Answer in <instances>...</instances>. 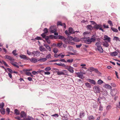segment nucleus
<instances>
[{
	"mask_svg": "<svg viewBox=\"0 0 120 120\" xmlns=\"http://www.w3.org/2000/svg\"><path fill=\"white\" fill-rule=\"evenodd\" d=\"M85 85L87 87L90 88H91V84H90V83H85Z\"/></svg>",
	"mask_w": 120,
	"mask_h": 120,
	"instance_id": "30",
	"label": "nucleus"
},
{
	"mask_svg": "<svg viewBox=\"0 0 120 120\" xmlns=\"http://www.w3.org/2000/svg\"><path fill=\"white\" fill-rule=\"evenodd\" d=\"M47 59L46 58H42L38 60V61L41 62H44L46 61Z\"/></svg>",
	"mask_w": 120,
	"mask_h": 120,
	"instance_id": "23",
	"label": "nucleus"
},
{
	"mask_svg": "<svg viewBox=\"0 0 120 120\" xmlns=\"http://www.w3.org/2000/svg\"><path fill=\"white\" fill-rule=\"evenodd\" d=\"M43 71L42 70H38L36 72L37 73V75L38 74H40L41 72Z\"/></svg>",
	"mask_w": 120,
	"mask_h": 120,
	"instance_id": "61",
	"label": "nucleus"
},
{
	"mask_svg": "<svg viewBox=\"0 0 120 120\" xmlns=\"http://www.w3.org/2000/svg\"><path fill=\"white\" fill-rule=\"evenodd\" d=\"M118 54V53L116 52H112L111 54V55L112 56H115Z\"/></svg>",
	"mask_w": 120,
	"mask_h": 120,
	"instance_id": "34",
	"label": "nucleus"
},
{
	"mask_svg": "<svg viewBox=\"0 0 120 120\" xmlns=\"http://www.w3.org/2000/svg\"><path fill=\"white\" fill-rule=\"evenodd\" d=\"M73 59H70L67 60L66 61V62L71 63L73 61Z\"/></svg>",
	"mask_w": 120,
	"mask_h": 120,
	"instance_id": "46",
	"label": "nucleus"
},
{
	"mask_svg": "<svg viewBox=\"0 0 120 120\" xmlns=\"http://www.w3.org/2000/svg\"><path fill=\"white\" fill-rule=\"evenodd\" d=\"M117 90L116 89H113L111 90L110 94L112 96L115 95L117 92Z\"/></svg>",
	"mask_w": 120,
	"mask_h": 120,
	"instance_id": "4",
	"label": "nucleus"
},
{
	"mask_svg": "<svg viewBox=\"0 0 120 120\" xmlns=\"http://www.w3.org/2000/svg\"><path fill=\"white\" fill-rule=\"evenodd\" d=\"M108 23L109 24H110L111 26H113V25L112 24V22L110 20L108 21Z\"/></svg>",
	"mask_w": 120,
	"mask_h": 120,
	"instance_id": "50",
	"label": "nucleus"
},
{
	"mask_svg": "<svg viewBox=\"0 0 120 120\" xmlns=\"http://www.w3.org/2000/svg\"><path fill=\"white\" fill-rule=\"evenodd\" d=\"M84 41L85 43L87 44H90L91 43L90 38H84Z\"/></svg>",
	"mask_w": 120,
	"mask_h": 120,
	"instance_id": "12",
	"label": "nucleus"
},
{
	"mask_svg": "<svg viewBox=\"0 0 120 120\" xmlns=\"http://www.w3.org/2000/svg\"><path fill=\"white\" fill-rule=\"evenodd\" d=\"M111 29L115 32H117L118 31V30L117 29L113 27H111Z\"/></svg>",
	"mask_w": 120,
	"mask_h": 120,
	"instance_id": "33",
	"label": "nucleus"
},
{
	"mask_svg": "<svg viewBox=\"0 0 120 120\" xmlns=\"http://www.w3.org/2000/svg\"><path fill=\"white\" fill-rule=\"evenodd\" d=\"M69 31L70 34H75V32H79L78 31H74L73 29L72 28H69Z\"/></svg>",
	"mask_w": 120,
	"mask_h": 120,
	"instance_id": "17",
	"label": "nucleus"
},
{
	"mask_svg": "<svg viewBox=\"0 0 120 120\" xmlns=\"http://www.w3.org/2000/svg\"><path fill=\"white\" fill-rule=\"evenodd\" d=\"M11 64L13 65L14 66L18 68H19V66L17 65L18 64L15 62H13V61H12L11 62Z\"/></svg>",
	"mask_w": 120,
	"mask_h": 120,
	"instance_id": "18",
	"label": "nucleus"
},
{
	"mask_svg": "<svg viewBox=\"0 0 120 120\" xmlns=\"http://www.w3.org/2000/svg\"><path fill=\"white\" fill-rule=\"evenodd\" d=\"M65 33L67 35H70V34L69 32V33L68 31L67 30L65 31Z\"/></svg>",
	"mask_w": 120,
	"mask_h": 120,
	"instance_id": "55",
	"label": "nucleus"
},
{
	"mask_svg": "<svg viewBox=\"0 0 120 120\" xmlns=\"http://www.w3.org/2000/svg\"><path fill=\"white\" fill-rule=\"evenodd\" d=\"M57 25L58 26L60 25L63 26L64 28H66V26L64 23H62L61 22H58L57 23Z\"/></svg>",
	"mask_w": 120,
	"mask_h": 120,
	"instance_id": "16",
	"label": "nucleus"
},
{
	"mask_svg": "<svg viewBox=\"0 0 120 120\" xmlns=\"http://www.w3.org/2000/svg\"><path fill=\"white\" fill-rule=\"evenodd\" d=\"M51 68L49 67L46 68L45 69V70L46 71H49L50 70Z\"/></svg>",
	"mask_w": 120,
	"mask_h": 120,
	"instance_id": "42",
	"label": "nucleus"
},
{
	"mask_svg": "<svg viewBox=\"0 0 120 120\" xmlns=\"http://www.w3.org/2000/svg\"><path fill=\"white\" fill-rule=\"evenodd\" d=\"M85 113L83 111H81V112H80V113L79 117L81 118L82 117H84L85 116Z\"/></svg>",
	"mask_w": 120,
	"mask_h": 120,
	"instance_id": "21",
	"label": "nucleus"
},
{
	"mask_svg": "<svg viewBox=\"0 0 120 120\" xmlns=\"http://www.w3.org/2000/svg\"><path fill=\"white\" fill-rule=\"evenodd\" d=\"M52 36V35H50L49 37L48 36H46L44 38L45 39V40L46 41L47 40H49V39Z\"/></svg>",
	"mask_w": 120,
	"mask_h": 120,
	"instance_id": "37",
	"label": "nucleus"
},
{
	"mask_svg": "<svg viewBox=\"0 0 120 120\" xmlns=\"http://www.w3.org/2000/svg\"><path fill=\"white\" fill-rule=\"evenodd\" d=\"M60 54H59L57 55V54H55L54 55V56L56 57L57 58L59 56H60Z\"/></svg>",
	"mask_w": 120,
	"mask_h": 120,
	"instance_id": "60",
	"label": "nucleus"
},
{
	"mask_svg": "<svg viewBox=\"0 0 120 120\" xmlns=\"http://www.w3.org/2000/svg\"><path fill=\"white\" fill-rule=\"evenodd\" d=\"M59 39L62 40L64 41L66 40V38L63 36L59 35Z\"/></svg>",
	"mask_w": 120,
	"mask_h": 120,
	"instance_id": "32",
	"label": "nucleus"
},
{
	"mask_svg": "<svg viewBox=\"0 0 120 120\" xmlns=\"http://www.w3.org/2000/svg\"><path fill=\"white\" fill-rule=\"evenodd\" d=\"M40 53V52L37 51H33V55H34V56H38V55Z\"/></svg>",
	"mask_w": 120,
	"mask_h": 120,
	"instance_id": "15",
	"label": "nucleus"
},
{
	"mask_svg": "<svg viewBox=\"0 0 120 120\" xmlns=\"http://www.w3.org/2000/svg\"><path fill=\"white\" fill-rule=\"evenodd\" d=\"M104 87L108 89H112V87L108 84H105L104 85Z\"/></svg>",
	"mask_w": 120,
	"mask_h": 120,
	"instance_id": "19",
	"label": "nucleus"
},
{
	"mask_svg": "<svg viewBox=\"0 0 120 120\" xmlns=\"http://www.w3.org/2000/svg\"><path fill=\"white\" fill-rule=\"evenodd\" d=\"M111 87H115L116 86V85L115 83H111Z\"/></svg>",
	"mask_w": 120,
	"mask_h": 120,
	"instance_id": "57",
	"label": "nucleus"
},
{
	"mask_svg": "<svg viewBox=\"0 0 120 120\" xmlns=\"http://www.w3.org/2000/svg\"><path fill=\"white\" fill-rule=\"evenodd\" d=\"M2 63L3 64L6 66L7 67H8V65L6 63V62L4 61L3 60L2 61Z\"/></svg>",
	"mask_w": 120,
	"mask_h": 120,
	"instance_id": "62",
	"label": "nucleus"
},
{
	"mask_svg": "<svg viewBox=\"0 0 120 120\" xmlns=\"http://www.w3.org/2000/svg\"><path fill=\"white\" fill-rule=\"evenodd\" d=\"M58 51V49L56 48H54L53 49V52L55 53H56Z\"/></svg>",
	"mask_w": 120,
	"mask_h": 120,
	"instance_id": "36",
	"label": "nucleus"
},
{
	"mask_svg": "<svg viewBox=\"0 0 120 120\" xmlns=\"http://www.w3.org/2000/svg\"><path fill=\"white\" fill-rule=\"evenodd\" d=\"M94 71H95V72L98 74H99L100 73V72H99L97 69H94Z\"/></svg>",
	"mask_w": 120,
	"mask_h": 120,
	"instance_id": "56",
	"label": "nucleus"
},
{
	"mask_svg": "<svg viewBox=\"0 0 120 120\" xmlns=\"http://www.w3.org/2000/svg\"><path fill=\"white\" fill-rule=\"evenodd\" d=\"M62 44L63 43L62 42L58 43L57 44V46L60 47L61 46Z\"/></svg>",
	"mask_w": 120,
	"mask_h": 120,
	"instance_id": "54",
	"label": "nucleus"
},
{
	"mask_svg": "<svg viewBox=\"0 0 120 120\" xmlns=\"http://www.w3.org/2000/svg\"><path fill=\"white\" fill-rule=\"evenodd\" d=\"M6 113L8 114H9V112H10V109L9 108H7L6 109Z\"/></svg>",
	"mask_w": 120,
	"mask_h": 120,
	"instance_id": "38",
	"label": "nucleus"
},
{
	"mask_svg": "<svg viewBox=\"0 0 120 120\" xmlns=\"http://www.w3.org/2000/svg\"><path fill=\"white\" fill-rule=\"evenodd\" d=\"M51 55L50 54H49L46 57V58L47 59L51 58Z\"/></svg>",
	"mask_w": 120,
	"mask_h": 120,
	"instance_id": "48",
	"label": "nucleus"
},
{
	"mask_svg": "<svg viewBox=\"0 0 120 120\" xmlns=\"http://www.w3.org/2000/svg\"><path fill=\"white\" fill-rule=\"evenodd\" d=\"M32 69H24L23 70V71H32Z\"/></svg>",
	"mask_w": 120,
	"mask_h": 120,
	"instance_id": "41",
	"label": "nucleus"
},
{
	"mask_svg": "<svg viewBox=\"0 0 120 120\" xmlns=\"http://www.w3.org/2000/svg\"><path fill=\"white\" fill-rule=\"evenodd\" d=\"M64 71L66 72L67 71L66 70H63L62 71H59V72H57V74L58 75H64L65 74L64 73Z\"/></svg>",
	"mask_w": 120,
	"mask_h": 120,
	"instance_id": "13",
	"label": "nucleus"
},
{
	"mask_svg": "<svg viewBox=\"0 0 120 120\" xmlns=\"http://www.w3.org/2000/svg\"><path fill=\"white\" fill-rule=\"evenodd\" d=\"M90 41L91 42H94L95 41H96L95 38L94 37V36H92L91 38H90Z\"/></svg>",
	"mask_w": 120,
	"mask_h": 120,
	"instance_id": "31",
	"label": "nucleus"
},
{
	"mask_svg": "<svg viewBox=\"0 0 120 120\" xmlns=\"http://www.w3.org/2000/svg\"><path fill=\"white\" fill-rule=\"evenodd\" d=\"M88 81L90 82H95L94 81L93 79H87Z\"/></svg>",
	"mask_w": 120,
	"mask_h": 120,
	"instance_id": "40",
	"label": "nucleus"
},
{
	"mask_svg": "<svg viewBox=\"0 0 120 120\" xmlns=\"http://www.w3.org/2000/svg\"><path fill=\"white\" fill-rule=\"evenodd\" d=\"M20 117H19V116H17L15 117V119L18 120H22V119Z\"/></svg>",
	"mask_w": 120,
	"mask_h": 120,
	"instance_id": "53",
	"label": "nucleus"
},
{
	"mask_svg": "<svg viewBox=\"0 0 120 120\" xmlns=\"http://www.w3.org/2000/svg\"><path fill=\"white\" fill-rule=\"evenodd\" d=\"M7 70L11 73H13V71L10 68H7Z\"/></svg>",
	"mask_w": 120,
	"mask_h": 120,
	"instance_id": "47",
	"label": "nucleus"
},
{
	"mask_svg": "<svg viewBox=\"0 0 120 120\" xmlns=\"http://www.w3.org/2000/svg\"><path fill=\"white\" fill-rule=\"evenodd\" d=\"M81 66H82V68H84L85 69H86V68L85 67L86 65L85 64H81L80 65Z\"/></svg>",
	"mask_w": 120,
	"mask_h": 120,
	"instance_id": "49",
	"label": "nucleus"
},
{
	"mask_svg": "<svg viewBox=\"0 0 120 120\" xmlns=\"http://www.w3.org/2000/svg\"><path fill=\"white\" fill-rule=\"evenodd\" d=\"M5 58L6 59H8L11 61V62L14 60V59L12 58V57L8 55H5Z\"/></svg>",
	"mask_w": 120,
	"mask_h": 120,
	"instance_id": "8",
	"label": "nucleus"
},
{
	"mask_svg": "<svg viewBox=\"0 0 120 120\" xmlns=\"http://www.w3.org/2000/svg\"><path fill=\"white\" fill-rule=\"evenodd\" d=\"M103 107L101 106V104H100L99 106V110H100L102 111V110H103Z\"/></svg>",
	"mask_w": 120,
	"mask_h": 120,
	"instance_id": "51",
	"label": "nucleus"
},
{
	"mask_svg": "<svg viewBox=\"0 0 120 120\" xmlns=\"http://www.w3.org/2000/svg\"><path fill=\"white\" fill-rule=\"evenodd\" d=\"M88 117L89 120H94L95 119L93 116H89Z\"/></svg>",
	"mask_w": 120,
	"mask_h": 120,
	"instance_id": "28",
	"label": "nucleus"
},
{
	"mask_svg": "<svg viewBox=\"0 0 120 120\" xmlns=\"http://www.w3.org/2000/svg\"><path fill=\"white\" fill-rule=\"evenodd\" d=\"M105 99V98L104 96H102L101 97L100 95L99 96L98 98L97 99V102L99 104H101V99Z\"/></svg>",
	"mask_w": 120,
	"mask_h": 120,
	"instance_id": "7",
	"label": "nucleus"
},
{
	"mask_svg": "<svg viewBox=\"0 0 120 120\" xmlns=\"http://www.w3.org/2000/svg\"><path fill=\"white\" fill-rule=\"evenodd\" d=\"M19 56L21 58L25 59H27V58H28L26 56L23 55H20Z\"/></svg>",
	"mask_w": 120,
	"mask_h": 120,
	"instance_id": "27",
	"label": "nucleus"
},
{
	"mask_svg": "<svg viewBox=\"0 0 120 120\" xmlns=\"http://www.w3.org/2000/svg\"><path fill=\"white\" fill-rule=\"evenodd\" d=\"M60 66L62 67H64L65 68V67H66L67 66L64 64H62L60 63Z\"/></svg>",
	"mask_w": 120,
	"mask_h": 120,
	"instance_id": "58",
	"label": "nucleus"
},
{
	"mask_svg": "<svg viewBox=\"0 0 120 120\" xmlns=\"http://www.w3.org/2000/svg\"><path fill=\"white\" fill-rule=\"evenodd\" d=\"M101 93H100V94L102 93V95H103L104 96H106L108 94V93L106 90H103L102 91H101Z\"/></svg>",
	"mask_w": 120,
	"mask_h": 120,
	"instance_id": "10",
	"label": "nucleus"
},
{
	"mask_svg": "<svg viewBox=\"0 0 120 120\" xmlns=\"http://www.w3.org/2000/svg\"><path fill=\"white\" fill-rule=\"evenodd\" d=\"M26 115L24 111H22L21 112L20 116V117L21 118L26 117Z\"/></svg>",
	"mask_w": 120,
	"mask_h": 120,
	"instance_id": "11",
	"label": "nucleus"
},
{
	"mask_svg": "<svg viewBox=\"0 0 120 120\" xmlns=\"http://www.w3.org/2000/svg\"><path fill=\"white\" fill-rule=\"evenodd\" d=\"M26 75L28 76H30L31 75V73L30 72H28L27 71H24Z\"/></svg>",
	"mask_w": 120,
	"mask_h": 120,
	"instance_id": "43",
	"label": "nucleus"
},
{
	"mask_svg": "<svg viewBox=\"0 0 120 120\" xmlns=\"http://www.w3.org/2000/svg\"><path fill=\"white\" fill-rule=\"evenodd\" d=\"M111 108V106L110 105H108L106 107V109L107 110H109Z\"/></svg>",
	"mask_w": 120,
	"mask_h": 120,
	"instance_id": "59",
	"label": "nucleus"
},
{
	"mask_svg": "<svg viewBox=\"0 0 120 120\" xmlns=\"http://www.w3.org/2000/svg\"><path fill=\"white\" fill-rule=\"evenodd\" d=\"M47 49L49 50V51L50 52L51 51V49L50 47L49 46L47 48H46Z\"/></svg>",
	"mask_w": 120,
	"mask_h": 120,
	"instance_id": "64",
	"label": "nucleus"
},
{
	"mask_svg": "<svg viewBox=\"0 0 120 120\" xmlns=\"http://www.w3.org/2000/svg\"><path fill=\"white\" fill-rule=\"evenodd\" d=\"M16 50H13L12 52V53L15 56H16L17 55V54L16 53Z\"/></svg>",
	"mask_w": 120,
	"mask_h": 120,
	"instance_id": "52",
	"label": "nucleus"
},
{
	"mask_svg": "<svg viewBox=\"0 0 120 120\" xmlns=\"http://www.w3.org/2000/svg\"><path fill=\"white\" fill-rule=\"evenodd\" d=\"M45 33H43L41 35V36L43 38H44L46 36Z\"/></svg>",
	"mask_w": 120,
	"mask_h": 120,
	"instance_id": "63",
	"label": "nucleus"
},
{
	"mask_svg": "<svg viewBox=\"0 0 120 120\" xmlns=\"http://www.w3.org/2000/svg\"><path fill=\"white\" fill-rule=\"evenodd\" d=\"M86 28L88 30H91L93 29V27L91 25H89L86 26Z\"/></svg>",
	"mask_w": 120,
	"mask_h": 120,
	"instance_id": "22",
	"label": "nucleus"
},
{
	"mask_svg": "<svg viewBox=\"0 0 120 120\" xmlns=\"http://www.w3.org/2000/svg\"><path fill=\"white\" fill-rule=\"evenodd\" d=\"M104 40L107 41L109 42H110V38L107 35H104Z\"/></svg>",
	"mask_w": 120,
	"mask_h": 120,
	"instance_id": "9",
	"label": "nucleus"
},
{
	"mask_svg": "<svg viewBox=\"0 0 120 120\" xmlns=\"http://www.w3.org/2000/svg\"><path fill=\"white\" fill-rule=\"evenodd\" d=\"M94 28L97 30L99 29L102 30L103 32L104 31L103 29H102V26L101 24H97L95 23V25L94 26Z\"/></svg>",
	"mask_w": 120,
	"mask_h": 120,
	"instance_id": "3",
	"label": "nucleus"
},
{
	"mask_svg": "<svg viewBox=\"0 0 120 120\" xmlns=\"http://www.w3.org/2000/svg\"><path fill=\"white\" fill-rule=\"evenodd\" d=\"M4 102H2L0 104V108L1 109L4 108Z\"/></svg>",
	"mask_w": 120,
	"mask_h": 120,
	"instance_id": "35",
	"label": "nucleus"
},
{
	"mask_svg": "<svg viewBox=\"0 0 120 120\" xmlns=\"http://www.w3.org/2000/svg\"><path fill=\"white\" fill-rule=\"evenodd\" d=\"M55 27L54 26H51L50 27L49 29V31L53 33L56 31Z\"/></svg>",
	"mask_w": 120,
	"mask_h": 120,
	"instance_id": "6",
	"label": "nucleus"
},
{
	"mask_svg": "<svg viewBox=\"0 0 120 120\" xmlns=\"http://www.w3.org/2000/svg\"><path fill=\"white\" fill-rule=\"evenodd\" d=\"M94 92L96 93H100L101 92V89L99 85H96L94 87Z\"/></svg>",
	"mask_w": 120,
	"mask_h": 120,
	"instance_id": "2",
	"label": "nucleus"
},
{
	"mask_svg": "<svg viewBox=\"0 0 120 120\" xmlns=\"http://www.w3.org/2000/svg\"><path fill=\"white\" fill-rule=\"evenodd\" d=\"M30 60L31 62L34 63L37 62L38 61V60L37 59L34 58H32Z\"/></svg>",
	"mask_w": 120,
	"mask_h": 120,
	"instance_id": "14",
	"label": "nucleus"
},
{
	"mask_svg": "<svg viewBox=\"0 0 120 120\" xmlns=\"http://www.w3.org/2000/svg\"><path fill=\"white\" fill-rule=\"evenodd\" d=\"M103 45L106 47H108L109 46V45L108 43L106 42L104 43Z\"/></svg>",
	"mask_w": 120,
	"mask_h": 120,
	"instance_id": "39",
	"label": "nucleus"
},
{
	"mask_svg": "<svg viewBox=\"0 0 120 120\" xmlns=\"http://www.w3.org/2000/svg\"><path fill=\"white\" fill-rule=\"evenodd\" d=\"M76 38H74L72 37L71 36H68V40L70 41H71L72 40H73L77 42V41H76L75 40Z\"/></svg>",
	"mask_w": 120,
	"mask_h": 120,
	"instance_id": "20",
	"label": "nucleus"
},
{
	"mask_svg": "<svg viewBox=\"0 0 120 120\" xmlns=\"http://www.w3.org/2000/svg\"><path fill=\"white\" fill-rule=\"evenodd\" d=\"M16 115H19L20 114V112L19 110L17 109H15L14 111Z\"/></svg>",
	"mask_w": 120,
	"mask_h": 120,
	"instance_id": "29",
	"label": "nucleus"
},
{
	"mask_svg": "<svg viewBox=\"0 0 120 120\" xmlns=\"http://www.w3.org/2000/svg\"><path fill=\"white\" fill-rule=\"evenodd\" d=\"M76 73L77 76L79 78H81L83 76L81 72H78Z\"/></svg>",
	"mask_w": 120,
	"mask_h": 120,
	"instance_id": "26",
	"label": "nucleus"
},
{
	"mask_svg": "<svg viewBox=\"0 0 120 120\" xmlns=\"http://www.w3.org/2000/svg\"><path fill=\"white\" fill-rule=\"evenodd\" d=\"M1 113L2 115H4L5 113V109L4 108L1 109L0 110Z\"/></svg>",
	"mask_w": 120,
	"mask_h": 120,
	"instance_id": "25",
	"label": "nucleus"
},
{
	"mask_svg": "<svg viewBox=\"0 0 120 120\" xmlns=\"http://www.w3.org/2000/svg\"><path fill=\"white\" fill-rule=\"evenodd\" d=\"M39 49L41 51L43 52L45 51H47L46 49L42 46H40Z\"/></svg>",
	"mask_w": 120,
	"mask_h": 120,
	"instance_id": "24",
	"label": "nucleus"
},
{
	"mask_svg": "<svg viewBox=\"0 0 120 120\" xmlns=\"http://www.w3.org/2000/svg\"><path fill=\"white\" fill-rule=\"evenodd\" d=\"M65 69L68 70L71 73H72L74 72L73 68L70 66H67L66 67H65Z\"/></svg>",
	"mask_w": 120,
	"mask_h": 120,
	"instance_id": "5",
	"label": "nucleus"
},
{
	"mask_svg": "<svg viewBox=\"0 0 120 120\" xmlns=\"http://www.w3.org/2000/svg\"><path fill=\"white\" fill-rule=\"evenodd\" d=\"M101 42L100 41H98L95 44V46L97 47L95 48L96 50H98L101 53L103 51L101 46Z\"/></svg>",
	"mask_w": 120,
	"mask_h": 120,
	"instance_id": "1",
	"label": "nucleus"
},
{
	"mask_svg": "<svg viewBox=\"0 0 120 120\" xmlns=\"http://www.w3.org/2000/svg\"><path fill=\"white\" fill-rule=\"evenodd\" d=\"M27 54L29 55H33V52H32L29 51L28 50L27 51Z\"/></svg>",
	"mask_w": 120,
	"mask_h": 120,
	"instance_id": "45",
	"label": "nucleus"
},
{
	"mask_svg": "<svg viewBox=\"0 0 120 120\" xmlns=\"http://www.w3.org/2000/svg\"><path fill=\"white\" fill-rule=\"evenodd\" d=\"M43 31L44 32V33H45V34H46L48 33V30L46 28H44Z\"/></svg>",
	"mask_w": 120,
	"mask_h": 120,
	"instance_id": "44",
	"label": "nucleus"
}]
</instances>
